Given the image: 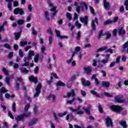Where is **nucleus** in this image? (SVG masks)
Wrapping results in <instances>:
<instances>
[{
    "instance_id": "obj_63",
    "label": "nucleus",
    "mask_w": 128,
    "mask_h": 128,
    "mask_svg": "<svg viewBox=\"0 0 128 128\" xmlns=\"http://www.w3.org/2000/svg\"><path fill=\"white\" fill-rule=\"evenodd\" d=\"M47 32L48 34H49L50 36H52V29L49 28L47 30Z\"/></svg>"
},
{
    "instance_id": "obj_9",
    "label": "nucleus",
    "mask_w": 128,
    "mask_h": 128,
    "mask_svg": "<svg viewBox=\"0 0 128 128\" xmlns=\"http://www.w3.org/2000/svg\"><path fill=\"white\" fill-rule=\"evenodd\" d=\"M28 80L31 82H33L34 84H38V77L34 76L33 75H31L29 76Z\"/></svg>"
},
{
    "instance_id": "obj_55",
    "label": "nucleus",
    "mask_w": 128,
    "mask_h": 128,
    "mask_svg": "<svg viewBox=\"0 0 128 128\" xmlns=\"http://www.w3.org/2000/svg\"><path fill=\"white\" fill-rule=\"evenodd\" d=\"M25 63L23 64L22 66H30V62H24Z\"/></svg>"
},
{
    "instance_id": "obj_43",
    "label": "nucleus",
    "mask_w": 128,
    "mask_h": 128,
    "mask_svg": "<svg viewBox=\"0 0 128 128\" xmlns=\"http://www.w3.org/2000/svg\"><path fill=\"white\" fill-rule=\"evenodd\" d=\"M104 96H106L107 98H112V95L110 94V93L108 92H104Z\"/></svg>"
},
{
    "instance_id": "obj_18",
    "label": "nucleus",
    "mask_w": 128,
    "mask_h": 128,
    "mask_svg": "<svg viewBox=\"0 0 128 128\" xmlns=\"http://www.w3.org/2000/svg\"><path fill=\"white\" fill-rule=\"evenodd\" d=\"M104 6L106 10H110V5L108 2H106V0H104Z\"/></svg>"
},
{
    "instance_id": "obj_61",
    "label": "nucleus",
    "mask_w": 128,
    "mask_h": 128,
    "mask_svg": "<svg viewBox=\"0 0 128 128\" xmlns=\"http://www.w3.org/2000/svg\"><path fill=\"white\" fill-rule=\"evenodd\" d=\"M12 3L8 4V8H9V10H12Z\"/></svg>"
},
{
    "instance_id": "obj_57",
    "label": "nucleus",
    "mask_w": 128,
    "mask_h": 128,
    "mask_svg": "<svg viewBox=\"0 0 128 128\" xmlns=\"http://www.w3.org/2000/svg\"><path fill=\"white\" fill-rule=\"evenodd\" d=\"M75 24L76 26H78V28H82V24H78V21H76V22H75Z\"/></svg>"
},
{
    "instance_id": "obj_4",
    "label": "nucleus",
    "mask_w": 128,
    "mask_h": 128,
    "mask_svg": "<svg viewBox=\"0 0 128 128\" xmlns=\"http://www.w3.org/2000/svg\"><path fill=\"white\" fill-rule=\"evenodd\" d=\"M42 88V83H39L36 87L35 88V90L36 92L35 94H34V98H38V96L40 94Z\"/></svg>"
},
{
    "instance_id": "obj_46",
    "label": "nucleus",
    "mask_w": 128,
    "mask_h": 128,
    "mask_svg": "<svg viewBox=\"0 0 128 128\" xmlns=\"http://www.w3.org/2000/svg\"><path fill=\"white\" fill-rule=\"evenodd\" d=\"M48 40H49V45L52 46V36H49Z\"/></svg>"
},
{
    "instance_id": "obj_1",
    "label": "nucleus",
    "mask_w": 128,
    "mask_h": 128,
    "mask_svg": "<svg viewBox=\"0 0 128 128\" xmlns=\"http://www.w3.org/2000/svg\"><path fill=\"white\" fill-rule=\"evenodd\" d=\"M30 116H32V113H30V112H28L26 114L24 113L23 114L18 115L16 118H15V120L18 122H24V118H30Z\"/></svg>"
},
{
    "instance_id": "obj_38",
    "label": "nucleus",
    "mask_w": 128,
    "mask_h": 128,
    "mask_svg": "<svg viewBox=\"0 0 128 128\" xmlns=\"http://www.w3.org/2000/svg\"><path fill=\"white\" fill-rule=\"evenodd\" d=\"M4 46L6 48H8V50H12V46L10 45V44L6 43L4 45Z\"/></svg>"
},
{
    "instance_id": "obj_59",
    "label": "nucleus",
    "mask_w": 128,
    "mask_h": 128,
    "mask_svg": "<svg viewBox=\"0 0 128 128\" xmlns=\"http://www.w3.org/2000/svg\"><path fill=\"white\" fill-rule=\"evenodd\" d=\"M117 32H118V30H116V29H114L112 31L113 36H116Z\"/></svg>"
},
{
    "instance_id": "obj_41",
    "label": "nucleus",
    "mask_w": 128,
    "mask_h": 128,
    "mask_svg": "<svg viewBox=\"0 0 128 128\" xmlns=\"http://www.w3.org/2000/svg\"><path fill=\"white\" fill-rule=\"evenodd\" d=\"M2 70L4 74H6V76H8V71L6 70V68H3Z\"/></svg>"
},
{
    "instance_id": "obj_20",
    "label": "nucleus",
    "mask_w": 128,
    "mask_h": 128,
    "mask_svg": "<svg viewBox=\"0 0 128 128\" xmlns=\"http://www.w3.org/2000/svg\"><path fill=\"white\" fill-rule=\"evenodd\" d=\"M119 36H122L126 34V30H124V27L122 26L118 30Z\"/></svg>"
},
{
    "instance_id": "obj_23",
    "label": "nucleus",
    "mask_w": 128,
    "mask_h": 128,
    "mask_svg": "<svg viewBox=\"0 0 128 128\" xmlns=\"http://www.w3.org/2000/svg\"><path fill=\"white\" fill-rule=\"evenodd\" d=\"M83 110L85 111L86 114H88V116L90 115V108H86L84 106L83 107Z\"/></svg>"
},
{
    "instance_id": "obj_22",
    "label": "nucleus",
    "mask_w": 128,
    "mask_h": 128,
    "mask_svg": "<svg viewBox=\"0 0 128 128\" xmlns=\"http://www.w3.org/2000/svg\"><path fill=\"white\" fill-rule=\"evenodd\" d=\"M38 118L32 119L31 121H30V122H28V126H31L34 124H36V122H38Z\"/></svg>"
},
{
    "instance_id": "obj_44",
    "label": "nucleus",
    "mask_w": 128,
    "mask_h": 128,
    "mask_svg": "<svg viewBox=\"0 0 128 128\" xmlns=\"http://www.w3.org/2000/svg\"><path fill=\"white\" fill-rule=\"evenodd\" d=\"M32 34L33 36H36L38 34V32L34 30V27L32 28Z\"/></svg>"
},
{
    "instance_id": "obj_33",
    "label": "nucleus",
    "mask_w": 128,
    "mask_h": 128,
    "mask_svg": "<svg viewBox=\"0 0 128 128\" xmlns=\"http://www.w3.org/2000/svg\"><path fill=\"white\" fill-rule=\"evenodd\" d=\"M6 82V84L10 86V77H6L5 78Z\"/></svg>"
},
{
    "instance_id": "obj_7",
    "label": "nucleus",
    "mask_w": 128,
    "mask_h": 128,
    "mask_svg": "<svg viewBox=\"0 0 128 128\" xmlns=\"http://www.w3.org/2000/svg\"><path fill=\"white\" fill-rule=\"evenodd\" d=\"M34 56V51H30L28 54V56L24 57V62H26L28 60H32V56Z\"/></svg>"
},
{
    "instance_id": "obj_53",
    "label": "nucleus",
    "mask_w": 128,
    "mask_h": 128,
    "mask_svg": "<svg viewBox=\"0 0 128 128\" xmlns=\"http://www.w3.org/2000/svg\"><path fill=\"white\" fill-rule=\"evenodd\" d=\"M19 56L20 58H24V52H22V49L19 50Z\"/></svg>"
},
{
    "instance_id": "obj_17",
    "label": "nucleus",
    "mask_w": 128,
    "mask_h": 128,
    "mask_svg": "<svg viewBox=\"0 0 128 128\" xmlns=\"http://www.w3.org/2000/svg\"><path fill=\"white\" fill-rule=\"evenodd\" d=\"M119 124L122 126L123 128H127L128 125L126 124V122L124 120H121L119 121Z\"/></svg>"
},
{
    "instance_id": "obj_32",
    "label": "nucleus",
    "mask_w": 128,
    "mask_h": 128,
    "mask_svg": "<svg viewBox=\"0 0 128 128\" xmlns=\"http://www.w3.org/2000/svg\"><path fill=\"white\" fill-rule=\"evenodd\" d=\"M44 16H45V18H46L47 20H50V14H48V11H46L44 12Z\"/></svg>"
},
{
    "instance_id": "obj_62",
    "label": "nucleus",
    "mask_w": 128,
    "mask_h": 128,
    "mask_svg": "<svg viewBox=\"0 0 128 128\" xmlns=\"http://www.w3.org/2000/svg\"><path fill=\"white\" fill-rule=\"evenodd\" d=\"M4 126H3L4 128H10V126L6 122H4Z\"/></svg>"
},
{
    "instance_id": "obj_35",
    "label": "nucleus",
    "mask_w": 128,
    "mask_h": 128,
    "mask_svg": "<svg viewBox=\"0 0 128 128\" xmlns=\"http://www.w3.org/2000/svg\"><path fill=\"white\" fill-rule=\"evenodd\" d=\"M72 82H72L70 80H69L67 82L66 86H67L68 88H72Z\"/></svg>"
},
{
    "instance_id": "obj_30",
    "label": "nucleus",
    "mask_w": 128,
    "mask_h": 128,
    "mask_svg": "<svg viewBox=\"0 0 128 128\" xmlns=\"http://www.w3.org/2000/svg\"><path fill=\"white\" fill-rule=\"evenodd\" d=\"M90 94H93L94 96H96V98H100V95H98V94L94 90H90Z\"/></svg>"
},
{
    "instance_id": "obj_16",
    "label": "nucleus",
    "mask_w": 128,
    "mask_h": 128,
    "mask_svg": "<svg viewBox=\"0 0 128 128\" xmlns=\"http://www.w3.org/2000/svg\"><path fill=\"white\" fill-rule=\"evenodd\" d=\"M106 34H104V30H100L98 31V35L97 36V38L98 40H100L102 36H106Z\"/></svg>"
},
{
    "instance_id": "obj_29",
    "label": "nucleus",
    "mask_w": 128,
    "mask_h": 128,
    "mask_svg": "<svg viewBox=\"0 0 128 128\" xmlns=\"http://www.w3.org/2000/svg\"><path fill=\"white\" fill-rule=\"evenodd\" d=\"M30 103H28L26 105L24 110L25 112H28V108H30Z\"/></svg>"
},
{
    "instance_id": "obj_50",
    "label": "nucleus",
    "mask_w": 128,
    "mask_h": 128,
    "mask_svg": "<svg viewBox=\"0 0 128 128\" xmlns=\"http://www.w3.org/2000/svg\"><path fill=\"white\" fill-rule=\"evenodd\" d=\"M8 114L10 118L12 120H14V116H12V112L10 111L8 112Z\"/></svg>"
},
{
    "instance_id": "obj_60",
    "label": "nucleus",
    "mask_w": 128,
    "mask_h": 128,
    "mask_svg": "<svg viewBox=\"0 0 128 128\" xmlns=\"http://www.w3.org/2000/svg\"><path fill=\"white\" fill-rule=\"evenodd\" d=\"M12 56H14V52H10L8 54V58H12Z\"/></svg>"
},
{
    "instance_id": "obj_52",
    "label": "nucleus",
    "mask_w": 128,
    "mask_h": 128,
    "mask_svg": "<svg viewBox=\"0 0 128 128\" xmlns=\"http://www.w3.org/2000/svg\"><path fill=\"white\" fill-rule=\"evenodd\" d=\"M80 50V47L78 46L76 48L74 52H76H76H78Z\"/></svg>"
},
{
    "instance_id": "obj_34",
    "label": "nucleus",
    "mask_w": 128,
    "mask_h": 128,
    "mask_svg": "<svg viewBox=\"0 0 128 128\" xmlns=\"http://www.w3.org/2000/svg\"><path fill=\"white\" fill-rule=\"evenodd\" d=\"M66 18L69 20H72V14L70 12H67L66 14Z\"/></svg>"
},
{
    "instance_id": "obj_37",
    "label": "nucleus",
    "mask_w": 128,
    "mask_h": 128,
    "mask_svg": "<svg viewBox=\"0 0 128 128\" xmlns=\"http://www.w3.org/2000/svg\"><path fill=\"white\" fill-rule=\"evenodd\" d=\"M80 31H78L76 34V40H80Z\"/></svg>"
},
{
    "instance_id": "obj_64",
    "label": "nucleus",
    "mask_w": 128,
    "mask_h": 128,
    "mask_svg": "<svg viewBox=\"0 0 128 128\" xmlns=\"http://www.w3.org/2000/svg\"><path fill=\"white\" fill-rule=\"evenodd\" d=\"M16 88L17 90H20V83L16 82Z\"/></svg>"
},
{
    "instance_id": "obj_21",
    "label": "nucleus",
    "mask_w": 128,
    "mask_h": 128,
    "mask_svg": "<svg viewBox=\"0 0 128 128\" xmlns=\"http://www.w3.org/2000/svg\"><path fill=\"white\" fill-rule=\"evenodd\" d=\"M80 6L82 10H84V8H85V10H88V4H86V2H81L80 4Z\"/></svg>"
},
{
    "instance_id": "obj_2",
    "label": "nucleus",
    "mask_w": 128,
    "mask_h": 128,
    "mask_svg": "<svg viewBox=\"0 0 128 128\" xmlns=\"http://www.w3.org/2000/svg\"><path fill=\"white\" fill-rule=\"evenodd\" d=\"M110 110H111L112 112H116V114H118L124 110L122 107L118 105H111L110 106Z\"/></svg>"
},
{
    "instance_id": "obj_54",
    "label": "nucleus",
    "mask_w": 128,
    "mask_h": 128,
    "mask_svg": "<svg viewBox=\"0 0 128 128\" xmlns=\"http://www.w3.org/2000/svg\"><path fill=\"white\" fill-rule=\"evenodd\" d=\"M90 8L91 14H95L94 9V8L92 6H90Z\"/></svg>"
},
{
    "instance_id": "obj_13",
    "label": "nucleus",
    "mask_w": 128,
    "mask_h": 128,
    "mask_svg": "<svg viewBox=\"0 0 128 128\" xmlns=\"http://www.w3.org/2000/svg\"><path fill=\"white\" fill-rule=\"evenodd\" d=\"M70 96H72V98L76 96V93L74 92V90H72L71 92H68L67 93V96H64L63 98H70Z\"/></svg>"
},
{
    "instance_id": "obj_36",
    "label": "nucleus",
    "mask_w": 128,
    "mask_h": 128,
    "mask_svg": "<svg viewBox=\"0 0 128 128\" xmlns=\"http://www.w3.org/2000/svg\"><path fill=\"white\" fill-rule=\"evenodd\" d=\"M16 102H14L12 105V110L14 112H16Z\"/></svg>"
},
{
    "instance_id": "obj_15",
    "label": "nucleus",
    "mask_w": 128,
    "mask_h": 128,
    "mask_svg": "<svg viewBox=\"0 0 128 128\" xmlns=\"http://www.w3.org/2000/svg\"><path fill=\"white\" fill-rule=\"evenodd\" d=\"M22 30H20L18 32H14V38L16 40H18L20 38V35L22 34Z\"/></svg>"
},
{
    "instance_id": "obj_6",
    "label": "nucleus",
    "mask_w": 128,
    "mask_h": 128,
    "mask_svg": "<svg viewBox=\"0 0 128 128\" xmlns=\"http://www.w3.org/2000/svg\"><path fill=\"white\" fill-rule=\"evenodd\" d=\"M96 22V24L98 25V19L97 18H95L94 20H92V22H91V28L92 30L94 32H95V30H96V24H94Z\"/></svg>"
},
{
    "instance_id": "obj_56",
    "label": "nucleus",
    "mask_w": 128,
    "mask_h": 128,
    "mask_svg": "<svg viewBox=\"0 0 128 128\" xmlns=\"http://www.w3.org/2000/svg\"><path fill=\"white\" fill-rule=\"evenodd\" d=\"M13 48L15 52H16L18 50V45L17 44H14L13 46Z\"/></svg>"
},
{
    "instance_id": "obj_3",
    "label": "nucleus",
    "mask_w": 128,
    "mask_h": 128,
    "mask_svg": "<svg viewBox=\"0 0 128 128\" xmlns=\"http://www.w3.org/2000/svg\"><path fill=\"white\" fill-rule=\"evenodd\" d=\"M122 98H124V95L122 94L117 95L114 97V100L116 102H118V104H124L126 102V100H122Z\"/></svg>"
},
{
    "instance_id": "obj_8",
    "label": "nucleus",
    "mask_w": 128,
    "mask_h": 128,
    "mask_svg": "<svg viewBox=\"0 0 128 128\" xmlns=\"http://www.w3.org/2000/svg\"><path fill=\"white\" fill-rule=\"evenodd\" d=\"M14 14H19L20 16H22L24 14V12L22 8H17L14 10Z\"/></svg>"
},
{
    "instance_id": "obj_19",
    "label": "nucleus",
    "mask_w": 128,
    "mask_h": 128,
    "mask_svg": "<svg viewBox=\"0 0 128 128\" xmlns=\"http://www.w3.org/2000/svg\"><path fill=\"white\" fill-rule=\"evenodd\" d=\"M20 70L22 74H28L29 71L26 68L22 67L20 68Z\"/></svg>"
},
{
    "instance_id": "obj_48",
    "label": "nucleus",
    "mask_w": 128,
    "mask_h": 128,
    "mask_svg": "<svg viewBox=\"0 0 128 128\" xmlns=\"http://www.w3.org/2000/svg\"><path fill=\"white\" fill-rule=\"evenodd\" d=\"M74 102V98H73L72 100H68L66 104H72Z\"/></svg>"
},
{
    "instance_id": "obj_11",
    "label": "nucleus",
    "mask_w": 128,
    "mask_h": 128,
    "mask_svg": "<svg viewBox=\"0 0 128 128\" xmlns=\"http://www.w3.org/2000/svg\"><path fill=\"white\" fill-rule=\"evenodd\" d=\"M80 21L81 22H84L85 26H88V16H84V18L80 17Z\"/></svg>"
},
{
    "instance_id": "obj_14",
    "label": "nucleus",
    "mask_w": 128,
    "mask_h": 128,
    "mask_svg": "<svg viewBox=\"0 0 128 128\" xmlns=\"http://www.w3.org/2000/svg\"><path fill=\"white\" fill-rule=\"evenodd\" d=\"M81 82L84 86H90V82L88 80L86 81L84 78H81Z\"/></svg>"
},
{
    "instance_id": "obj_47",
    "label": "nucleus",
    "mask_w": 128,
    "mask_h": 128,
    "mask_svg": "<svg viewBox=\"0 0 128 128\" xmlns=\"http://www.w3.org/2000/svg\"><path fill=\"white\" fill-rule=\"evenodd\" d=\"M58 14V11H55L52 14V15L51 16V18L52 20H54V17L56 16V14Z\"/></svg>"
},
{
    "instance_id": "obj_51",
    "label": "nucleus",
    "mask_w": 128,
    "mask_h": 128,
    "mask_svg": "<svg viewBox=\"0 0 128 128\" xmlns=\"http://www.w3.org/2000/svg\"><path fill=\"white\" fill-rule=\"evenodd\" d=\"M70 110H72L73 112H78V110H80V107H78V108H76V109H74L72 108H70Z\"/></svg>"
},
{
    "instance_id": "obj_5",
    "label": "nucleus",
    "mask_w": 128,
    "mask_h": 128,
    "mask_svg": "<svg viewBox=\"0 0 128 128\" xmlns=\"http://www.w3.org/2000/svg\"><path fill=\"white\" fill-rule=\"evenodd\" d=\"M104 50H106V52H110V54H112V52H114L112 49H111V48L108 49V47L106 46H104L98 48L96 52H104Z\"/></svg>"
},
{
    "instance_id": "obj_31",
    "label": "nucleus",
    "mask_w": 128,
    "mask_h": 128,
    "mask_svg": "<svg viewBox=\"0 0 128 128\" xmlns=\"http://www.w3.org/2000/svg\"><path fill=\"white\" fill-rule=\"evenodd\" d=\"M17 24L18 26H22V24H24V20H19L17 21Z\"/></svg>"
},
{
    "instance_id": "obj_40",
    "label": "nucleus",
    "mask_w": 128,
    "mask_h": 128,
    "mask_svg": "<svg viewBox=\"0 0 128 128\" xmlns=\"http://www.w3.org/2000/svg\"><path fill=\"white\" fill-rule=\"evenodd\" d=\"M76 78V74H74L70 78V82H74V80Z\"/></svg>"
},
{
    "instance_id": "obj_27",
    "label": "nucleus",
    "mask_w": 128,
    "mask_h": 128,
    "mask_svg": "<svg viewBox=\"0 0 128 128\" xmlns=\"http://www.w3.org/2000/svg\"><path fill=\"white\" fill-rule=\"evenodd\" d=\"M126 48H128V41L125 42L123 45L122 52H124V50H126Z\"/></svg>"
},
{
    "instance_id": "obj_12",
    "label": "nucleus",
    "mask_w": 128,
    "mask_h": 128,
    "mask_svg": "<svg viewBox=\"0 0 128 128\" xmlns=\"http://www.w3.org/2000/svg\"><path fill=\"white\" fill-rule=\"evenodd\" d=\"M113 126L112 120L110 117L106 118V126L107 128L112 127Z\"/></svg>"
},
{
    "instance_id": "obj_28",
    "label": "nucleus",
    "mask_w": 128,
    "mask_h": 128,
    "mask_svg": "<svg viewBox=\"0 0 128 128\" xmlns=\"http://www.w3.org/2000/svg\"><path fill=\"white\" fill-rule=\"evenodd\" d=\"M8 92V90H6V87H2L0 89V94H6Z\"/></svg>"
},
{
    "instance_id": "obj_24",
    "label": "nucleus",
    "mask_w": 128,
    "mask_h": 128,
    "mask_svg": "<svg viewBox=\"0 0 128 128\" xmlns=\"http://www.w3.org/2000/svg\"><path fill=\"white\" fill-rule=\"evenodd\" d=\"M110 83L106 81L102 82V86H105L106 88H110Z\"/></svg>"
},
{
    "instance_id": "obj_49",
    "label": "nucleus",
    "mask_w": 128,
    "mask_h": 128,
    "mask_svg": "<svg viewBox=\"0 0 128 128\" xmlns=\"http://www.w3.org/2000/svg\"><path fill=\"white\" fill-rule=\"evenodd\" d=\"M34 112L35 114H38V106H34Z\"/></svg>"
},
{
    "instance_id": "obj_39",
    "label": "nucleus",
    "mask_w": 128,
    "mask_h": 128,
    "mask_svg": "<svg viewBox=\"0 0 128 128\" xmlns=\"http://www.w3.org/2000/svg\"><path fill=\"white\" fill-rule=\"evenodd\" d=\"M98 110L100 112V114H102L104 112V110H102V105H100V104H98Z\"/></svg>"
},
{
    "instance_id": "obj_42",
    "label": "nucleus",
    "mask_w": 128,
    "mask_h": 128,
    "mask_svg": "<svg viewBox=\"0 0 128 128\" xmlns=\"http://www.w3.org/2000/svg\"><path fill=\"white\" fill-rule=\"evenodd\" d=\"M40 54H36L34 58V62H38V56Z\"/></svg>"
},
{
    "instance_id": "obj_25",
    "label": "nucleus",
    "mask_w": 128,
    "mask_h": 128,
    "mask_svg": "<svg viewBox=\"0 0 128 128\" xmlns=\"http://www.w3.org/2000/svg\"><path fill=\"white\" fill-rule=\"evenodd\" d=\"M112 24V20L108 19L107 20L105 21L103 23V26H108V24Z\"/></svg>"
},
{
    "instance_id": "obj_58",
    "label": "nucleus",
    "mask_w": 128,
    "mask_h": 128,
    "mask_svg": "<svg viewBox=\"0 0 128 128\" xmlns=\"http://www.w3.org/2000/svg\"><path fill=\"white\" fill-rule=\"evenodd\" d=\"M54 116L56 122H58V116H56V114L54 112Z\"/></svg>"
},
{
    "instance_id": "obj_26",
    "label": "nucleus",
    "mask_w": 128,
    "mask_h": 128,
    "mask_svg": "<svg viewBox=\"0 0 128 128\" xmlns=\"http://www.w3.org/2000/svg\"><path fill=\"white\" fill-rule=\"evenodd\" d=\"M56 86H66V84L64 83V82L60 80L58 81L56 84Z\"/></svg>"
},
{
    "instance_id": "obj_45",
    "label": "nucleus",
    "mask_w": 128,
    "mask_h": 128,
    "mask_svg": "<svg viewBox=\"0 0 128 128\" xmlns=\"http://www.w3.org/2000/svg\"><path fill=\"white\" fill-rule=\"evenodd\" d=\"M20 46H28V42L26 41H21L20 42Z\"/></svg>"
},
{
    "instance_id": "obj_10",
    "label": "nucleus",
    "mask_w": 128,
    "mask_h": 128,
    "mask_svg": "<svg viewBox=\"0 0 128 128\" xmlns=\"http://www.w3.org/2000/svg\"><path fill=\"white\" fill-rule=\"evenodd\" d=\"M85 72V74H87V76H90L92 74V69L90 68L89 66L87 67H84L83 68Z\"/></svg>"
}]
</instances>
